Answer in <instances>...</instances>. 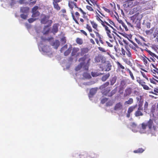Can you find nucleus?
<instances>
[{"label": "nucleus", "mask_w": 158, "mask_h": 158, "mask_svg": "<svg viewBox=\"0 0 158 158\" xmlns=\"http://www.w3.org/2000/svg\"><path fill=\"white\" fill-rule=\"evenodd\" d=\"M44 41H43L38 44L39 50L40 51L43 52L45 54L47 53L49 57H51L52 56V54L50 48L48 46L44 45Z\"/></svg>", "instance_id": "nucleus-1"}, {"label": "nucleus", "mask_w": 158, "mask_h": 158, "mask_svg": "<svg viewBox=\"0 0 158 158\" xmlns=\"http://www.w3.org/2000/svg\"><path fill=\"white\" fill-rule=\"evenodd\" d=\"M141 129L143 130H145L147 126L150 130H151L152 128L154 131L156 130V126L154 124L153 119H150L147 123H141Z\"/></svg>", "instance_id": "nucleus-2"}, {"label": "nucleus", "mask_w": 158, "mask_h": 158, "mask_svg": "<svg viewBox=\"0 0 158 158\" xmlns=\"http://www.w3.org/2000/svg\"><path fill=\"white\" fill-rule=\"evenodd\" d=\"M143 108L142 107V105H139L138 109L135 111V115L136 117H138L139 116H142L143 115Z\"/></svg>", "instance_id": "nucleus-3"}, {"label": "nucleus", "mask_w": 158, "mask_h": 158, "mask_svg": "<svg viewBox=\"0 0 158 158\" xmlns=\"http://www.w3.org/2000/svg\"><path fill=\"white\" fill-rule=\"evenodd\" d=\"M85 60V57H83L82 58L79 59V61L80 62L82 61L83 62L80 63V64L77 66V67L75 69H81V68H83V69H88V68L86 67L84 68V63L83 62L84 60Z\"/></svg>", "instance_id": "nucleus-4"}, {"label": "nucleus", "mask_w": 158, "mask_h": 158, "mask_svg": "<svg viewBox=\"0 0 158 158\" xmlns=\"http://www.w3.org/2000/svg\"><path fill=\"white\" fill-rule=\"evenodd\" d=\"M95 61L96 62H101L102 63H104L105 61V58L103 56L99 55L95 57Z\"/></svg>", "instance_id": "nucleus-5"}, {"label": "nucleus", "mask_w": 158, "mask_h": 158, "mask_svg": "<svg viewBox=\"0 0 158 158\" xmlns=\"http://www.w3.org/2000/svg\"><path fill=\"white\" fill-rule=\"evenodd\" d=\"M132 92V89L131 87H127L125 90L124 94V97L129 96Z\"/></svg>", "instance_id": "nucleus-6"}, {"label": "nucleus", "mask_w": 158, "mask_h": 158, "mask_svg": "<svg viewBox=\"0 0 158 158\" xmlns=\"http://www.w3.org/2000/svg\"><path fill=\"white\" fill-rule=\"evenodd\" d=\"M103 70H98L94 72H91V75L93 77H96L99 75H101L104 74L103 73H102V72Z\"/></svg>", "instance_id": "nucleus-7"}, {"label": "nucleus", "mask_w": 158, "mask_h": 158, "mask_svg": "<svg viewBox=\"0 0 158 158\" xmlns=\"http://www.w3.org/2000/svg\"><path fill=\"white\" fill-rule=\"evenodd\" d=\"M136 107V106H132L128 108L126 115L127 118H129L130 117L131 113L134 110Z\"/></svg>", "instance_id": "nucleus-8"}, {"label": "nucleus", "mask_w": 158, "mask_h": 158, "mask_svg": "<svg viewBox=\"0 0 158 158\" xmlns=\"http://www.w3.org/2000/svg\"><path fill=\"white\" fill-rule=\"evenodd\" d=\"M123 105L120 102H119L115 105L114 107V110H119L123 109Z\"/></svg>", "instance_id": "nucleus-9"}, {"label": "nucleus", "mask_w": 158, "mask_h": 158, "mask_svg": "<svg viewBox=\"0 0 158 158\" xmlns=\"http://www.w3.org/2000/svg\"><path fill=\"white\" fill-rule=\"evenodd\" d=\"M101 92L102 94L105 95H108V93L110 91V88H107L105 89L101 90Z\"/></svg>", "instance_id": "nucleus-10"}, {"label": "nucleus", "mask_w": 158, "mask_h": 158, "mask_svg": "<svg viewBox=\"0 0 158 158\" xmlns=\"http://www.w3.org/2000/svg\"><path fill=\"white\" fill-rule=\"evenodd\" d=\"M29 8L27 7H21L20 9V11L22 13H27L29 11Z\"/></svg>", "instance_id": "nucleus-11"}, {"label": "nucleus", "mask_w": 158, "mask_h": 158, "mask_svg": "<svg viewBox=\"0 0 158 158\" xmlns=\"http://www.w3.org/2000/svg\"><path fill=\"white\" fill-rule=\"evenodd\" d=\"M109 85V82L108 81L106 82L105 83L102 85L100 87V89L101 90L105 89L106 87L108 86Z\"/></svg>", "instance_id": "nucleus-12"}, {"label": "nucleus", "mask_w": 158, "mask_h": 158, "mask_svg": "<svg viewBox=\"0 0 158 158\" xmlns=\"http://www.w3.org/2000/svg\"><path fill=\"white\" fill-rule=\"evenodd\" d=\"M83 76L84 78L85 79H89L91 78L89 73H88L87 72H84L83 74Z\"/></svg>", "instance_id": "nucleus-13"}, {"label": "nucleus", "mask_w": 158, "mask_h": 158, "mask_svg": "<svg viewBox=\"0 0 158 158\" xmlns=\"http://www.w3.org/2000/svg\"><path fill=\"white\" fill-rule=\"evenodd\" d=\"M49 17L48 16H44L43 19H41V23L43 24L46 23L48 21Z\"/></svg>", "instance_id": "nucleus-14"}, {"label": "nucleus", "mask_w": 158, "mask_h": 158, "mask_svg": "<svg viewBox=\"0 0 158 158\" xmlns=\"http://www.w3.org/2000/svg\"><path fill=\"white\" fill-rule=\"evenodd\" d=\"M149 80L151 83L155 85H158V80L155 79L153 77L150 78Z\"/></svg>", "instance_id": "nucleus-15"}, {"label": "nucleus", "mask_w": 158, "mask_h": 158, "mask_svg": "<svg viewBox=\"0 0 158 158\" xmlns=\"http://www.w3.org/2000/svg\"><path fill=\"white\" fill-rule=\"evenodd\" d=\"M79 49L77 48H74L73 49L72 52V56L76 55L77 53L79 51Z\"/></svg>", "instance_id": "nucleus-16"}, {"label": "nucleus", "mask_w": 158, "mask_h": 158, "mask_svg": "<svg viewBox=\"0 0 158 158\" xmlns=\"http://www.w3.org/2000/svg\"><path fill=\"white\" fill-rule=\"evenodd\" d=\"M110 76V73H107L102 77L101 80L103 81H105Z\"/></svg>", "instance_id": "nucleus-17"}, {"label": "nucleus", "mask_w": 158, "mask_h": 158, "mask_svg": "<svg viewBox=\"0 0 158 158\" xmlns=\"http://www.w3.org/2000/svg\"><path fill=\"white\" fill-rule=\"evenodd\" d=\"M127 2L128 3V6H133L137 4V3L135 4V0H128Z\"/></svg>", "instance_id": "nucleus-18"}, {"label": "nucleus", "mask_w": 158, "mask_h": 158, "mask_svg": "<svg viewBox=\"0 0 158 158\" xmlns=\"http://www.w3.org/2000/svg\"><path fill=\"white\" fill-rule=\"evenodd\" d=\"M59 45V41L58 40H56V41L53 43V46L54 47L55 49H56L57 48Z\"/></svg>", "instance_id": "nucleus-19"}, {"label": "nucleus", "mask_w": 158, "mask_h": 158, "mask_svg": "<svg viewBox=\"0 0 158 158\" xmlns=\"http://www.w3.org/2000/svg\"><path fill=\"white\" fill-rule=\"evenodd\" d=\"M117 79V77L114 76L112 77L110 80V84L111 85H113L116 82Z\"/></svg>", "instance_id": "nucleus-20"}, {"label": "nucleus", "mask_w": 158, "mask_h": 158, "mask_svg": "<svg viewBox=\"0 0 158 158\" xmlns=\"http://www.w3.org/2000/svg\"><path fill=\"white\" fill-rule=\"evenodd\" d=\"M58 27L57 25L56 24H54L53 27V28L52 29V31L54 33H56L58 30Z\"/></svg>", "instance_id": "nucleus-21"}, {"label": "nucleus", "mask_w": 158, "mask_h": 158, "mask_svg": "<svg viewBox=\"0 0 158 158\" xmlns=\"http://www.w3.org/2000/svg\"><path fill=\"white\" fill-rule=\"evenodd\" d=\"M137 81L142 86L145 85L146 83L143 80L140 79V78H137Z\"/></svg>", "instance_id": "nucleus-22"}, {"label": "nucleus", "mask_w": 158, "mask_h": 158, "mask_svg": "<svg viewBox=\"0 0 158 158\" xmlns=\"http://www.w3.org/2000/svg\"><path fill=\"white\" fill-rule=\"evenodd\" d=\"M97 91V89L95 88H93L90 89L89 94H90L93 96L95 94Z\"/></svg>", "instance_id": "nucleus-23"}, {"label": "nucleus", "mask_w": 158, "mask_h": 158, "mask_svg": "<svg viewBox=\"0 0 158 158\" xmlns=\"http://www.w3.org/2000/svg\"><path fill=\"white\" fill-rule=\"evenodd\" d=\"M88 49L87 48H83L81 49V55H83L85 54L88 52Z\"/></svg>", "instance_id": "nucleus-24"}, {"label": "nucleus", "mask_w": 158, "mask_h": 158, "mask_svg": "<svg viewBox=\"0 0 158 158\" xmlns=\"http://www.w3.org/2000/svg\"><path fill=\"white\" fill-rule=\"evenodd\" d=\"M144 151V150L142 148H139L138 149L134 150L133 152L135 153H142Z\"/></svg>", "instance_id": "nucleus-25"}, {"label": "nucleus", "mask_w": 158, "mask_h": 158, "mask_svg": "<svg viewBox=\"0 0 158 158\" xmlns=\"http://www.w3.org/2000/svg\"><path fill=\"white\" fill-rule=\"evenodd\" d=\"M72 48V46L70 45L68 50L64 52V55L66 56L68 55L70 53Z\"/></svg>", "instance_id": "nucleus-26"}, {"label": "nucleus", "mask_w": 158, "mask_h": 158, "mask_svg": "<svg viewBox=\"0 0 158 158\" xmlns=\"http://www.w3.org/2000/svg\"><path fill=\"white\" fill-rule=\"evenodd\" d=\"M117 91V89L116 88H115L111 91V93L110 94L108 95V96L109 97H111L116 93Z\"/></svg>", "instance_id": "nucleus-27"}, {"label": "nucleus", "mask_w": 158, "mask_h": 158, "mask_svg": "<svg viewBox=\"0 0 158 158\" xmlns=\"http://www.w3.org/2000/svg\"><path fill=\"white\" fill-rule=\"evenodd\" d=\"M133 102V100L132 98H130L127 101H125V104L130 105Z\"/></svg>", "instance_id": "nucleus-28"}, {"label": "nucleus", "mask_w": 158, "mask_h": 158, "mask_svg": "<svg viewBox=\"0 0 158 158\" xmlns=\"http://www.w3.org/2000/svg\"><path fill=\"white\" fill-rule=\"evenodd\" d=\"M155 2H153L152 1H150L148 3H147V4H149V5H148V8L149 9H151L153 8V6L154 5V4H155Z\"/></svg>", "instance_id": "nucleus-29"}, {"label": "nucleus", "mask_w": 158, "mask_h": 158, "mask_svg": "<svg viewBox=\"0 0 158 158\" xmlns=\"http://www.w3.org/2000/svg\"><path fill=\"white\" fill-rule=\"evenodd\" d=\"M149 93L152 94H153L156 95L157 94L156 93H158V89L157 88H155L154 89V92L152 91L149 92Z\"/></svg>", "instance_id": "nucleus-30"}, {"label": "nucleus", "mask_w": 158, "mask_h": 158, "mask_svg": "<svg viewBox=\"0 0 158 158\" xmlns=\"http://www.w3.org/2000/svg\"><path fill=\"white\" fill-rule=\"evenodd\" d=\"M40 13L39 11L35 12L32 13V17L33 18L38 16L40 15Z\"/></svg>", "instance_id": "nucleus-31"}, {"label": "nucleus", "mask_w": 158, "mask_h": 158, "mask_svg": "<svg viewBox=\"0 0 158 158\" xmlns=\"http://www.w3.org/2000/svg\"><path fill=\"white\" fill-rule=\"evenodd\" d=\"M135 18L137 20L140 21L142 19V16L141 14L136 15Z\"/></svg>", "instance_id": "nucleus-32"}, {"label": "nucleus", "mask_w": 158, "mask_h": 158, "mask_svg": "<svg viewBox=\"0 0 158 158\" xmlns=\"http://www.w3.org/2000/svg\"><path fill=\"white\" fill-rule=\"evenodd\" d=\"M154 36V37H155L157 35V37L156 38V40L157 41V42H158V29H157L154 32V34L153 35Z\"/></svg>", "instance_id": "nucleus-33"}, {"label": "nucleus", "mask_w": 158, "mask_h": 158, "mask_svg": "<svg viewBox=\"0 0 158 158\" xmlns=\"http://www.w3.org/2000/svg\"><path fill=\"white\" fill-rule=\"evenodd\" d=\"M54 8L56 9L57 10H59L60 9V7L59 6L57 3H53Z\"/></svg>", "instance_id": "nucleus-34"}, {"label": "nucleus", "mask_w": 158, "mask_h": 158, "mask_svg": "<svg viewBox=\"0 0 158 158\" xmlns=\"http://www.w3.org/2000/svg\"><path fill=\"white\" fill-rule=\"evenodd\" d=\"M90 22H91V24L92 25L93 27L96 30H97V31H98V30L97 29V27H98V25H97V24H96L93 21H90Z\"/></svg>", "instance_id": "nucleus-35"}, {"label": "nucleus", "mask_w": 158, "mask_h": 158, "mask_svg": "<svg viewBox=\"0 0 158 158\" xmlns=\"http://www.w3.org/2000/svg\"><path fill=\"white\" fill-rule=\"evenodd\" d=\"M143 61L145 64H147L148 63V61H150V60L147 57H145L143 58Z\"/></svg>", "instance_id": "nucleus-36"}, {"label": "nucleus", "mask_w": 158, "mask_h": 158, "mask_svg": "<svg viewBox=\"0 0 158 158\" xmlns=\"http://www.w3.org/2000/svg\"><path fill=\"white\" fill-rule=\"evenodd\" d=\"M147 52L149 53V54L152 57L155 56L156 58L157 57V56H156L155 54L152 52L151 51L149 50H148Z\"/></svg>", "instance_id": "nucleus-37"}, {"label": "nucleus", "mask_w": 158, "mask_h": 158, "mask_svg": "<svg viewBox=\"0 0 158 158\" xmlns=\"http://www.w3.org/2000/svg\"><path fill=\"white\" fill-rule=\"evenodd\" d=\"M126 50L127 51V55L129 56L130 57L131 55V52L130 51V49L129 48H126Z\"/></svg>", "instance_id": "nucleus-38"}, {"label": "nucleus", "mask_w": 158, "mask_h": 158, "mask_svg": "<svg viewBox=\"0 0 158 158\" xmlns=\"http://www.w3.org/2000/svg\"><path fill=\"white\" fill-rule=\"evenodd\" d=\"M67 44H66L60 50L61 52H63L65 50L67 49Z\"/></svg>", "instance_id": "nucleus-39"}, {"label": "nucleus", "mask_w": 158, "mask_h": 158, "mask_svg": "<svg viewBox=\"0 0 158 158\" xmlns=\"http://www.w3.org/2000/svg\"><path fill=\"white\" fill-rule=\"evenodd\" d=\"M38 8V7L37 6H34L32 9V13L38 11L37 10Z\"/></svg>", "instance_id": "nucleus-40"}, {"label": "nucleus", "mask_w": 158, "mask_h": 158, "mask_svg": "<svg viewBox=\"0 0 158 158\" xmlns=\"http://www.w3.org/2000/svg\"><path fill=\"white\" fill-rule=\"evenodd\" d=\"M141 73L143 76L144 78H145L148 81V77H147L146 74L142 71H141Z\"/></svg>", "instance_id": "nucleus-41"}, {"label": "nucleus", "mask_w": 158, "mask_h": 158, "mask_svg": "<svg viewBox=\"0 0 158 158\" xmlns=\"http://www.w3.org/2000/svg\"><path fill=\"white\" fill-rule=\"evenodd\" d=\"M86 28L90 32L92 31V28L90 26H89V25L87 24Z\"/></svg>", "instance_id": "nucleus-42"}, {"label": "nucleus", "mask_w": 158, "mask_h": 158, "mask_svg": "<svg viewBox=\"0 0 158 158\" xmlns=\"http://www.w3.org/2000/svg\"><path fill=\"white\" fill-rule=\"evenodd\" d=\"M36 19H34L33 18H31L29 19L28 20L29 23H32Z\"/></svg>", "instance_id": "nucleus-43"}, {"label": "nucleus", "mask_w": 158, "mask_h": 158, "mask_svg": "<svg viewBox=\"0 0 158 158\" xmlns=\"http://www.w3.org/2000/svg\"><path fill=\"white\" fill-rule=\"evenodd\" d=\"M144 89L146 90H148L150 89V88L149 87L145 84L142 86Z\"/></svg>", "instance_id": "nucleus-44"}, {"label": "nucleus", "mask_w": 158, "mask_h": 158, "mask_svg": "<svg viewBox=\"0 0 158 158\" xmlns=\"http://www.w3.org/2000/svg\"><path fill=\"white\" fill-rule=\"evenodd\" d=\"M20 16L21 18L24 19H26L27 18V15L24 14H22Z\"/></svg>", "instance_id": "nucleus-45"}, {"label": "nucleus", "mask_w": 158, "mask_h": 158, "mask_svg": "<svg viewBox=\"0 0 158 158\" xmlns=\"http://www.w3.org/2000/svg\"><path fill=\"white\" fill-rule=\"evenodd\" d=\"M107 100L108 99L106 98H103L101 101V102L102 104H104L107 101Z\"/></svg>", "instance_id": "nucleus-46"}, {"label": "nucleus", "mask_w": 158, "mask_h": 158, "mask_svg": "<svg viewBox=\"0 0 158 158\" xmlns=\"http://www.w3.org/2000/svg\"><path fill=\"white\" fill-rule=\"evenodd\" d=\"M98 48L101 51L103 52H106V51L102 48L99 47Z\"/></svg>", "instance_id": "nucleus-47"}, {"label": "nucleus", "mask_w": 158, "mask_h": 158, "mask_svg": "<svg viewBox=\"0 0 158 158\" xmlns=\"http://www.w3.org/2000/svg\"><path fill=\"white\" fill-rule=\"evenodd\" d=\"M128 70V71L129 72L131 78L132 79V80H134V76L133 75V74L132 73L131 71L130 70Z\"/></svg>", "instance_id": "nucleus-48"}, {"label": "nucleus", "mask_w": 158, "mask_h": 158, "mask_svg": "<svg viewBox=\"0 0 158 158\" xmlns=\"http://www.w3.org/2000/svg\"><path fill=\"white\" fill-rule=\"evenodd\" d=\"M153 74H156V73L158 74V70H151Z\"/></svg>", "instance_id": "nucleus-49"}, {"label": "nucleus", "mask_w": 158, "mask_h": 158, "mask_svg": "<svg viewBox=\"0 0 158 158\" xmlns=\"http://www.w3.org/2000/svg\"><path fill=\"white\" fill-rule=\"evenodd\" d=\"M148 102H145V104L144 105V110H147V109L148 108Z\"/></svg>", "instance_id": "nucleus-50"}, {"label": "nucleus", "mask_w": 158, "mask_h": 158, "mask_svg": "<svg viewBox=\"0 0 158 158\" xmlns=\"http://www.w3.org/2000/svg\"><path fill=\"white\" fill-rule=\"evenodd\" d=\"M126 82L124 80H122L121 81L120 85L122 86H124L126 85Z\"/></svg>", "instance_id": "nucleus-51"}, {"label": "nucleus", "mask_w": 158, "mask_h": 158, "mask_svg": "<svg viewBox=\"0 0 158 158\" xmlns=\"http://www.w3.org/2000/svg\"><path fill=\"white\" fill-rule=\"evenodd\" d=\"M61 41L62 43V44H64L66 42L65 38V37L62 38L61 40Z\"/></svg>", "instance_id": "nucleus-52"}, {"label": "nucleus", "mask_w": 158, "mask_h": 158, "mask_svg": "<svg viewBox=\"0 0 158 158\" xmlns=\"http://www.w3.org/2000/svg\"><path fill=\"white\" fill-rule=\"evenodd\" d=\"M77 43L79 44H81L82 43V40L80 39H77Z\"/></svg>", "instance_id": "nucleus-53"}, {"label": "nucleus", "mask_w": 158, "mask_h": 158, "mask_svg": "<svg viewBox=\"0 0 158 158\" xmlns=\"http://www.w3.org/2000/svg\"><path fill=\"white\" fill-rule=\"evenodd\" d=\"M87 8L90 11H93V9L92 8L89 6H86Z\"/></svg>", "instance_id": "nucleus-54"}, {"label": "nucleus", "mask_w": 158, "mask_h": 158, "mask_svg": "<svg viewBox=\"0 0 158 158\" xmlns=\"http://www.w3.org/2000/svg\"><path fill=\"white\" fill-rule=\"evenodd\" d=\"M131 126L133 127H135L137 126V124L135 123H132Z\"/></svg>", "instance_id": "nucleus-55"}, {"label": "nucleus", "mask_w": 158, "mask_h": 158, "mask_svg": "<svg viewBox=\"0 0 158 158\" xmlns=\"http://www.w3.org/2000/svg\"><path fill=\"white\" fill-rule=\"evenodd\" d=\"M121 52H122V53L123 54V55H125L126 52H125V50H124V49L123 48H121Z\"/></svg>", "instance_id": "nucleus-56"}, {"label": "nucleus", "mask_w": 158, "mask_h": 158, "mask_svg": "<svg viewBox=\"0 0 158 158\" xmlns=\"http://www.w3.org/2000/svg\"><path fill=\"white\" fill-rule=\"evenodd\" d=\"M80 11L83 14L84 16L83 17V18H85V16L84 15H86V13L81 8H79V9Z\"/></svg>", "instance_id": "nucleus-57"}, {"label": "nucleus", "mask_w": 158, "mask_h": 158, "mask_svg": "<svg viewBox=\"0 0 158 158\" xmlns=\"http://www.w3.org/2000/svg\"><path fill=\"white\" fill-rule=\"evenodd\" d=\"M146 26L147 28H149L150 27V23L148 22L146 23Z\"/></svg>", "instance_id": "nucleus-58"}, {"label": "nucleus", "mask_w": 158, "mask_h": 158, "mask_svg": "<svg viewBox=\"0 0 158 158\" xmlns=\"http://www.w3.org/2000/svg\"><path fill=\"white\" fill-rule=\"evenodd\" d=\"M103 9H104V10L106 12H108V13H110V10L109 9H108L105 7H103Z\"/></svg>", "instance_id": "nucleus-59"}, {"label": "nucleus", "mask_w": 158, "mask_h": 158, "mask_svg": "<svg viewBox=\"0 0 158 158\" xmlns=\"http://www.w3.org/2000/svg\"><path fill=\"white\" fill-rule=\"evenodd\" d=\"M106 42L108 46L110 47H113V46L110 43L107 41H106Z\"/></svg>", "instance_id": "nucleus-60"}, {"label": "nucleus", "mask_w": 158, "mask_h": 158, "mask_svg": "<svg viewBox=\"0 0 158 158\" xmlns=\"http://www.w3.org/2000/svg\"><path fill=\"white\" fill-rule=\"evenodd\" d=\"M136 40V42L138 43V44H139L140 45L143 46V44L141 43L139 40Z\"/></svg>", "instance_id": "nucleus-61"}, {"label": "nucleus", "mask_w": 158, "mask_h": 158, "mask_svg": "<svg viewBox=\"0 0 158 158\" xmlns=\"http://www.w3.org/2000/svg\"><path fill=\"white\" fill-rule=\"evenodd\" d=\"M53 3H55V2L56 3H57V2H61L62 0H53Z\"/></svg>", "instance_id": "nucleus-62"}, {"label": "nucleus", "mask_w": 158, "mask_h": 158, "mask_svg": "<svg viewBox=\"0 0 158 158\" xmlns=\"http://www.w3.org/2000/svg\"><path fill=\"white\" fill-rule=\"evenodd\" d=\"M46 29H47V31H46L45 32H44V34H47L49 31L48 26H47V27H46Z\"/></svg>", "instance_id": "nucleus-63"}, {"label": "nucleus", "mask_w": 158, "mask_h": 158, "mask_svg": "<svg viewBox=\"0 0 158 158\" xmlns=\"http://www.w3.org/2000/svg\"><path fill=\"white\" fill-rule=\"evenodd\" d=\"M81 32H82L83 34L85 35L86 36L87 35V33L84 30H81Z\"/></svg>", "instance_id": "nucleus-64"}]
</instances>
